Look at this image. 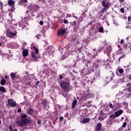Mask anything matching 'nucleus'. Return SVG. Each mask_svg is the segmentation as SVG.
I'll return each instance as SVG.
<instances>
[{"instance_id":"f257e3e1","label":"nucleus","mask_w":131,"mask_h":131,"mask_svg":"<svg viewBox=\"0 0 131 131\" xmlns=\"http://www.w3.org/2000/svg\"><path fill=\"white\" fill-rule=\"evenodd\" d=\"M60 88H61V94L64 98H67L69 92L72 91V86L70 85V82L61 81L60 82Z\"/></svg>"},{"instance_id":"f03ea898","label":"nucleus","mask_w":131,"mask_h":131,"mask_svg":"<svg viewBox=\"0 0 131 131\" xmlns=\"http://www.w3.org/2000/svg\"><path fill=\"white\" fill-rule=\"evenodd\" d=\"M17 33L18 32L16 31V29L15 27L12 28V29L11 28L6 32V35L7 37H9V38H13L14 36H16L17 35Z\"/></svg>"},{"instance_id":"7ed1b4c3","label":"nucleus","mask_w":131,"mask_h":131,"mask_svg":"<svg viewBox=\"0 0 131 131\" xmlns=\"http://www.w3.org/2000/svg\"><path fill=\"white\" fill-rule=\"evenodd\" d=\"M16 123H18V125L22 127L23 126H25V125L30 124V123H31V120H29L27 118L21 119L20 121H17Z\"/></svg>"},{"instance_id":"20e7f679","label":"nucleus","mask_w":131,"mask_h":131,"mask_svg":"<svg viewBox=\"0 0 131 131\" xmlns=\"http://www.w3.org/2000/svg\"><path fill=\"white\" fill-rule=\"evenodd\" d=\"M96 56H98V52H96V55H92L91 56H88L87 59H85V62H86L85 66L90 69L91 68V64H92V61L93 59L95 58Z\"/></svg>"},{"instance_id":"39448f33","label":"nucleus","mask_w":131,"mask_h":131,"mask_svg":"<svg viewBox=\"0 0 131 131\" xmlns=\"http://www.w3.org/2000/svg\"><path fill=\"white\" fill-rule=\"evenodd\" d=\"M100 62H101L100 59H97V60L94 61L93 65L91 66V68H92V71L96 70V69H98V68L100 65Z\"/></svg>"},{"instance_id":"423d86ee","label":"nucleus","mask_w":131,"mask_h":131,"mask_svg":"<svg viewBox=\"0 0 131 131\" xmlns=\"http://www.w3.org/2000/svg\"><path fill=\"white\" fill-rule=\"evenodd\" d=\"M81 49H78L79 53H78L77 56V61H80V60L83 61L84 60V54H83V52L81 51Z\"/></svg>"},{"instance_id":"0eeeda50","label":"nucleus","mask_w":131,"mask_h":131,"mask_svg":"<svg viewBox=\"0 0 131 131\" xmlns=\"http://www.w3.org/2000/svg\"><path fill=\"white\" fill-rule=\"evenodd\" d=\"M41 104L42 106L43 109H46L47 107H49L48 104H49V101L47 99H42L41 101Z\"/></svg>"},{"instance_id":"6e6552de","label":"nucleus","mask_w":131,"mask_h":131,"mask_svg":"<svg viewBox=\"0 0 131 131\" xmlns=\"http://www.w3.org/2000/svg\"><path fill=\"white\" fill-rule=\"evenodd\" d=\"M101 5L102 7H106L107 8H110L111 6V3L107 0H103L102 2Z\"/></svg>"},{"instance_id":"1a4fd4ad","label":"nucleus","mask_w":131,"mask_h":131,"mask_svg":"<svg viewBox=\"0 0 131 131\" xmlns=\"http://www.w3.org/2000/svg\"><path fill=\"white\" fill-rule=\"evenodd\" d=\"M8 105L11 106V107H16L17 104H16V101H13V99H10L8 100Z\"/></svg>"},{"instance_id":"9d476101","label":"nucleus","mask_w":131,"mask_h":131,"mask_svg":"<svg viewBox=\"0 0 131 131\" xmlns=\"http://www.w3.org/2000/svg\"><path fill=\"white\" fill-rule=\"evenodd\" d=\"M29 10H27L26 12V13L27 14H28V13H29V16H27V17H26L25 19H26V18H31V17H34V13H33V11L30 10V8H29Z\"/></svg>"},{"instance_id":"9b49d317","label":"nucleus","mask_w":131,"mask_h":131,"mask_svg":"<svg viewBox=\"0 0 131 131\" xmlns=\"http://www.w3.org/2000/svg\"><path fill=\"white\" fill-rule=\"evenodd\" d=\"M65 33H66V29L63 28L58 30L57 34L60 36H63Z\"/></svg>"},{"instance_id":"f8f14e48","label":"nucleus","mask_w":131,"mask_h":131,"mask_svg":"<svg viewBox=\"0 0 131 131\" xmlns=\"http://www.w3.org/2000/svg\"><path fill=\"white\" fill-rule=\"evenodd\" d=\"M100 64L101 65V66H105L106 65L105 68H109L110 66L108 62H107V61L105 60H100Z\"/></svg>"},{"instance_id":"ddd939ff","label":"nucleus","mask_w":131,"mask_h":131,"mask_svg":"<svg viewBox=\"0 0 131 131\" xmlns=\"http://www.w3.org/2000/svg\"><path fill=\"white\" fill-rule=\"evenodd\" d=\"M104 53L106 54L108 57H110V56H111V48L107 47L106 50L104 51Z\"/></svg>"},{"instance_id":"4468645a","label":"nucleus","mask_w":131,"mask_h":131,"mask_svg":"<svg viewBox=\"0 0 131 131\" xmlns=\"http://www.w3.org/2000/svg\"><path fill=\"white\" fill-rule=\"evenodd\" d=\"M29 9H32L34 11H37V10H39V6L36 4H33L31 5V6L29 7Z\"/></svg>"},{"instance_id":"2eb2a0df","label":"nucleus","mask_w":131,"mask_h":131,"mask_svg":"<svg viewBox=\"0 0 131 131\" xmlns=\"http://www.w3.org/2000/svg\"><path fill=\"white\" fill-rule=\"evenodd\" d=\"M95 131H101L102 129V123H98L95 126Z\"/></svg>"},{"instance_id":"dca6fc26","label":"nucleus","mask_w":131,"mask_h":131,"mask_svg":"<svg viewBox=\"0 0 131 131\" xmlns=\"http://www.w3.org/2000/svg\"><path fill=\"white\" fill-rule=\"evenodd\" d=\"M123 113V110H120L117 111V112H115L114 113L115 115H116V117H118L119 116H120L121 114Z\"/></svg>"},{"instance_id":"f3484780","label":"nucleus","mask_w":131,"mask_h":131,"mask_svg":"<svg viewBox=\"0 0 131 131\" xmlns=\"http://www.w3.org/2000/svg\"><path fill=\"white\" fill-rule=\"evenodd\" d=\"M103 114H104V113H103V111H100L99 113V115L98 116V119L99 120H100L101 121L104 120L105 118L103 117Z\"/></svg>"},{"instance_id":"a211bd4d","label":"nucleus","mask_w":131,"mask_h":131,"mask_svg":"<svg viewBox=\"0 0 131 131\" xmlns=\"http://www.w3.org/2000/svg\"><path fill=\"white\" fill-rule=\"evenodd\" d=\"M90 120H91V118H85L82 119V121L80 122H82V123H88V122H90Z\"/></svg>"},{"instance_id":"6ab92c4d","label":"nucleus","mask_w":131,"mask_h":131,"mask_svg":"<svg viewBox=\"0 0 131 131\" xmlns=\"http://www.w3.org/2000/svg\"><path fill=\"white\" fill-rule=\"evenodd\" d=\"M23 57H27L28 56V49H25L23 51Z\"/></svg>"},{"instance_id":"aec40b11","label":"nucleus","mask_w":131,"mask_h":131,"mask_svg":"<svg viewBox=\"0 0 131 131\" xmlns=\"http://www.w3.org/2000/svg\"><path fill=\"white\" fill-rule=\"evenodd\" d=\"M34 113V111H33V109L31 107H30L27 111V114H29V115H32Z\"/></svg>"},{"instance_id":"412c9836","label":"nucleus","mask_w":131,"mask_h":131,"mask_svg":"<svg viewBox=\"0 0 131 131\" xmlns=\"http://www.w3.org/2000/svg\"><path fill=\"white\" fill-rule=\"evenodd\" d=\"M31 56L35 61H37V56H36V53L35 52H32Z\"/></svg>"},{"instance_id":"4be33fe9","label":"nucleus","mask_w":131,"mask_h":131,"mask_svg":"<svg viewBox=\"0 0 131 131\" xmlns=\"http://www.w3.org/2000/svg\"><path fill=\"white\" fill-rule=\"evenodd\" d=\"M101 75V71H97L96 73H95V78H98L99 77H100Z\"/></svg>"},{"instance_id":"5701e85b","label":"nucleus","mask_w":131,"mask_h":131,"mask_svg":"<svg viewBox=\"0 0 131 131\" xmlns=\"http://www.w3.org/2000/svg\"><path fill=\"white\" fill-rule=\"evenodd\" d=\"M76 104H77V100L74 99L73 102H72V108L73 109H74L75 108V106L76 105Z\"/></svg>"},{"instance_id":"b1692460","label":"nucleus","mask_w":131,"mask_h":131,"mask_svg":"<svg viewBox=\"0 0 131 131\" xmlns=\"http://www.w3.org/2000/svg\"><path fill=\"white\" fill-rule=\"evenodd\" d=\"M4 10H1V12H0V20H3V19H4Z\"/></svg>"},{"instance_id":"393cba45","label":"nucleus","mask_w":131,"mask_h":131,"mask_svg":"<svg viewBox=\"0 0 131 131\" xmlns=\"http://www.w3.org/2000/svg\"><path fill=\"white\" fill-rule=\"evenodd\" d=\"M8 5L10 6H14V5H15V1L12 0H8Z\"/></svg>"},{"instance_id":"a878e982","label":"nucleus","mask_w":131,"mask_h":131,"mask_svg":"<svg viewBox=\"0 0 131 131\" xmlns=\"http://www.w3.org/2000/svg\"><path fill=\"white\" fill-rule=\"evenodd\" d=\"M10 77L11 79L14 80L15 79V77H16V74L15 73H10Z\"/></svg>"},{"instance_id":"bb28decb","label":"nucleus","mask_w":131,"mask_h":131,"mask_svg":"<svg viewBox=\"0 0 131 131\" xmlns=\"http://www.w3.org/2000/svg\"><path fill=\"white\" fill-rule=\"evenodd\" d=\"M103 7L104 8L101 9L102 14H104V13H105V12H106V11H107V10L109 9L108 7Z\"/></svg>"},{"instance_id":"cd10ccee","label":"nucleus","mask_w":131,"mask_h":131,"mask_svg":"<svg viewBox=\"0 0 131 131\" xmlns=\"http://www.w3.org/2000/svg\"><path fill=\"white\" fill-rule=\"evenodd\" d=\"M110 118L112 121L114 120L116 118V115L113 114L110 116Z\"/></svg>"},{"instance_id":"c85d7f7f","label":"nucleus","mask_w":131,"mask_h":131,"mask_svg":"<svg viewBox=\"0 0 131 131\" xmlns=\"http://www.w3.org/2000/svg\"><path fill=\"white\" fill-rule=\"evenodd\" d=\"M0 92H2L3 93H6V92H7V90H6V88L4 86H1Z\"/></svg>"},{"instance_id":"c756f323","label":"nucleus","mask_w":131,"mask_h":131,"mask_svg":"<svg viewBox=\"0 0 131 131\" xmlns=\"http://www.w3.org/2000/svg\"><path fill=\"white\" fill-rule=\"evenodd\" d=\"M6 82H7V81H6V79H3L1 80V85H5V84H6Z\"/></svg>"},{"instance_id":"7c9ffc66","label":"nucleus","mask_w":131,"mask_h":131,"mask_svg":"<svg viewBox=\"0 0 131 131\" xmlns=\"http://www.w3.org/2000/svg\"><path fill=\"white\" fill-rule=\"evenodd\" d=\"M117 54L118 55H121L122 54V48H120L117 51Z\"/></svg>"},{"instance_id":"2f4dec72","label":"nucleus","mask_w":131,"mask_h":131,"mask_svg":"<svg viewBox=\"0 0 131 131\" xmlns=\"http://www.w3.org/2000/svg\"><path fill=\"white\" fill-rule=\"evenodd\" d=\"M127 91L128 92H129V93H128V97H129L131 95V86L127 89Z\"/></svg>"},{"instance_id":"473e14b6","label":"nucleus","mask_w":131,"mask_h":131,"mask_svg":"<svg viewBox=\"0 0 131 131\" xmlns=\"http://www.w3.org/2000/svg\"><path fill=\"white\" fill-rule=\"evenodd\" d=\"M21 119H25L26 118H27V115L24 114L20 116Z\"/></svg>"},{"instance_id":"72a5a7b5","label":"nucleus","mask_w":131,"mask_h":131,"mask_svg":"<svg viewBox=\"0 0 131 131\" xmlns=\"http://www.w3.org/2000/svg\"><path fill=\"white\" fill-rule=\"evenodd\" d=\"M10 12H13L14 11H15V6H11V8L10 9Z\"/></svg>"},{"instance_id":"f704fd0d","label":"nucleus","mask_w":131,"mask_h":131,"mask_svg":"<svg viewBox=\"0 0 131 131\" xmlns=\"http://www.w3.org/2000/svg\"><path fill=\"white\" fill-rule=\"evenodd\" d=\"M4 9V4H3V2H0V10L2 11Z\"/></svg>"},{"instance_id":"c9c22d12","label":"nucleus","mask_w":131,"mask_h":131,"mask_svg":"<svg viewBox=\"0 0 131 131\" xmlns=\"http://www.w3.org/2000/svg\"><path fill=\"white\" fill-rule=\"evenodd\" d=\"M124 58H125V55H123L121 56L119 58V59H118L119 62H120V60H121V59H124Z\"/></svg>"},{"instance_id":"e433bc0d","label":"nucleus","mask_w":131,"mask_h":131,"mask_svg":"<svg viewBox=\"0 0 131 131\" xmlns=\"http://www.w3.org/2000/svg\"><path fill=\"white\" fill-rule=\"evenodd\" d=\"M99 32H100V33H103V32L104 31V28L103 27H100L99 29Z\"/></svg>"},{"instance_id":"4c0bfd02","label":"nucleus","mask_w":131,"mask_h":131,"mask_svg":"<svg viewBox=\"0 0 131 131\" xmlns=\"http://www.w3.org/2000/svg\"><path fill=\"white\" fill-rule=\"evenodd\" d=\"M71 42H75L76 41V37H73V38L71 40Z\"/></svg>"},{"instance_id":"58836bf2","label":"nucleus","mask_w":131,"mask_h":131,"mask_svg":"<svg viewBox=\"0 0 131 131\" xmlns=\"http://www.w3.org/2000/svg\"><path fill=\"white\" fill-rule=\"evenodd\" d=\"M20 4H25L27 3V0H20Z\"/></svg>"},{"instance_id":"ea45409f","label":"nucleus","mask_w":131,"mask_h":131,"mask_svg":"<svg viewBox=\"0 0 131 131\" xmlns=\"http://www.w3.org/2000/svg\"><path fill=\"white\" fill-rule=\"evenodd\" d=\"M9 129L10 131H17L18 130H17V129H14L13 130V128H12V126H9Z\"/></svg>"},{"instance_id":"a19ab883","label":"nucleus","mask_w":131,"mask_h":131,"mask_svg":"<svg viewBox=\"0 0 131 131\" xmlns=\"http://www.w3.org/2000/svg\"><path fill=\"white\" fill-rule=\"evenodd\" d=\"M119 71V73H120V74H122V73L123 72V69H119L118 70Z\"/></svg>"},{"instance_id":"79ce46f5","label":"nucleus","mask_w":131,"mask_h":131,"mask_svg":"<svg viewBox=\"0 0 131 131\" xmlns=\"http://www.w3.org/2000/svg\"><path fill=\"white\" fill-rule=\"evenodd\" d=\"M64 2V4H68V3H70V2H71L72 0H63Z\"/></svg>"},{"instance_id":"37998d69","label":"nucleus","mask_w":131,"mask_h":131,"mask_svg":"<svg viewBox=\"0 0 131 131\" xmlns=\"http://www.w3.org/2000/svg\"><path fill=\"white\" fill-rule=\"evenodd\" d=\"M127 125V123H126V122H125L123 123L122 127H126Z\"/></svg>"},{"instance_id":"c03bdc74","label":"nucleus","mask_w":131,"mask_h":131,"mask_svg":"<svg viewBox=\"0 0 131 131\" xmlns=\"http://www.w3.org/2000/svg\"><path fill=\"white\" fill-rule=\"evenodd\" d=\"M120 12H121V13H122L123 14L124 13V8H121Z\"/></svg>"},{"instance_id":"a18cd8bd","label":"nucleus","mask_w":131,"mask_h":131,"mask_svg":"<svg viewBox=\"0 0 131 131\" xmlns=\"http://www.w3.org/2000/svg\"><path fill=\"white\" fill-rule=\"evenodd\" d=\"M64 74H62V75H59V78L60 79H63V76H64Z\"/></svg>"},{"instance_id":"49530a36","label":"nucleus","mask_w":131,"mask_h":131,"mask_svg":"<svg viewBox=\"0 0 131 131\" xmlns=\"http://www.w3.org/2000/svg\"><path fill=\"white\" fill-rule=\"evenodd\" d=\"M15 78L16 79H19L20 78V76L19 75H15Z\"/></svg>"},{"instance_id":"de8ad7c7","label":"nucleus","mask_w":131,"mask_h":131,"mask_svg":"<svg viewBox=\"0 0 131 131\" xmlns=\"http://www.w3.org/2000/svg\"><path fill=\"white\" fill-rule=\"evenodd\" d=\"M41 124V120L39 119H37V124Z\"/></svg>"},{"instance_id":"09e8293b","label":"nucleus","mask_w":131,"mask_h":131,"mask_svg":"<svg viewBox=\"0 0 131 131\" xmlns=\"http://www.w3.org/2000/svg\"><path fill=\"white\" fill-rule=\"evenodd\" d=\"M109 107L111 109H113V108H114V106H113V104H112V103L109 105Z\"/></svg>"},{"instance_id":"8fccbe9b","label":"nucleus","mask_w":131,"mask_h":131,"mask_svg":"<svg viewBox=\"0 0 131 131\" xmlns=\"http://www.w3.org/2000/svg\"><path fill=\"white\" fill-rule=\"evenodd\" d=\"M118 131H123V127L121 126V127L119 128L118 129Z\"/></svg>"},{"instance_id":"3c124183","label":"nucleus","mask_w":131,"mask_h":131,"mask_svg":"<svg viewBox=\"0 0 131 131\" xmlns=\"http://www.w3.org/2000/svg\"><path fill=\"white\" fill-rule=\"evenodd\" d=\"M63 23H64V24H68V20H67V19H64Z\"/></svg>"},{"instance_id":"603ef678","label":"nucleus","mask_w":131,"mask_h":131,"mask_svg":"<svg viewBox=\"0 0 131 131\" xmlns=\"http://www.w3.org/2000/svg\"><path fill=\"white\" fill-rule=\"evenodd\" d=\"M35 51V53H36V55H38V52H39L38 49H36Z\"/></svg>"},{"instance_id":"864d4df0","label":"nucleus","mask_w":131,"mask_h":131,"mask_svg":"<svg viewBox=\"0 0 131 131\" xmlns=\"http://www.w3.org/2000/svg\"><path fill=\"white\" fill-rule=\"evenodd\" d=\"M40 82L39 81H37V82H36L35 85H36V87H37V86L39 84V83H40Z\"/></svg>"},{"instance_id":"5fc2aeb1","label":"nucleus","mask_w":131,"mask_h":131,"mask_svg":"<svg viewBox=\"0 0 131 131\" xmlns=\"http://www.w3.org/2000/svg\"><path fill=\"white\" fill-rule=\"evenodd\" d=\"M59 119H60V121H63V120H64V117L61 116L59 117Z\"/></svg>"},{"instance_id":"6e6d98bb","label":"nucleus","mask_w":131,"mask_h":131,"mask_svg":"<svg viewBox=\"0 0 131 131\" xmlns=\"http://www.w3.org/2000/svg\"><path fill=\"white\" fill-rule=\"evenodd\" d=\"M124 42V39H121V41H120V44L121 45H123Z\"/></svg>"},{"instance_id":"4d7b16f0","label":"nucleus","mask_w":131,"mask_h":131,"mask_svg":"<svg viewBox=\"0 0 131 131\" xmlns=\"http://www.w3.org/2000/svg\"><path fill=\"white\" fill-rule=\"evenodd\" d=\"M30 84H31L30 82H28L26 84V85L27 86H28L30 85Z\"/></svg>"},{"instance_id":"13d9d810","label":"nucleus","mask_w":131,"mask_h":131,"mask_svg":"<svg viewBox=\"0 0 131 131\" xmlns=\"http://www.w3.org/2000/svg\"><path fill=\"white\" fill-rule=\"evenodd\" d=\"M21 110L20 108H19L18 110H17V112L18 113H21Z\"/></svg>"},{"instance_id":"bf43d9fd","label":"nucleus","mask_w":131,"mask_h":131,"mask_svg":"<svg viewBox=\"0 0 131 131\" xmlns=\"http://www.w3.org/2000/svg\"><path fill=\"white\" fill-rule=\"evenodd\" d=\"M56 106H57V108H58V109H61V105H59V104H57Z\"/></svg>"},{"instance_id":"052dcab7","label":"nucleus","mask_w":131,"mask_h":131,"mask_svg":"<svg viewBox=\"0 0 131 131\" xmlns=\"http://www.w3.org/2000/svg\"><path fill=\"white\" fill-rule=\"evenodd\" d=\"M128 22H130V21H131V16H128Z\"/></svg>"},{"instance_id":"680f3d73","label":"nucleus","mask_w":131,"mask_h":131,"mask_svg":"<svg viewBox=\"0 0 131 131\" xmlns=\"http://www.w3.org/2000/svg\"><path fill=\"white\" fill-rule=\"evenodd\" d=\"M40 25H43V21L42 20L40 21Z\"/></svg>"},{"instance_id":"e2e57ef3","label":"nucleus","mask_w":131,"mask_h":131,"mask_svg":"<svg viewBox=\"0 0 131 131\" xmlns=\"http://www.w3.org/2000/svg\"><path fill=\"white\" fill-rule=\"evenodd\" d=\"M126 67H127V69L129 70V69H130L131 66H127Z\"/></svg>"},{"instance_id":"0e129e2a","label":"nucleus","mask_w":131,"mask_h":131,"mask_svg":"<svg viewBox=\"0 0 131 131\" xmlns=\"http://www.w3.org/2000/svg\"><path fill=\"white\" fill-rule=\"evenodd\" d=\"M128 79H129V80H131V74H130L128 76Z\"/></svg>"},{"instance_id":"69168bd1","label":"nucleus","mask_w":131,"mask_h":131,"mask_svg":"<svg viewBox=\"0 0 131 131\" xmlns=\"http://www.w3.org/2000/svg\"><path fill=\"white\" fill-rule=\"evenodd\" d=\"M130 85H131V83H129L127 84V86H128V87L130 86Z\"/></svg>"},{"instance_id":"338daca9","label":"nucleus","mask_w":131,"mask_h":131,"mask_svg":"<svg viewBox=\"0 0 131 131\" xmlns=\"http://www.w3.org/2000/svg\"><path fill=\"white\" fill-rule=\"evenodd\" d=\"M92 24H93V21H90V23H89V25H92Z\"/></svg>"},{"instance_id":"774afa93","label":"nucleus","mask_w":131,"mask_h":131,"mask_svg":"<svg viewBox=\"0 0 131 131\" xmlns=\"http://www.w3.org/2000/svg\"><path fill=\"white\" fill-rule=\"evenodd\" d=\"M73 24L74 25H76V21H73Z\"/></svg>"}]
</instances>
